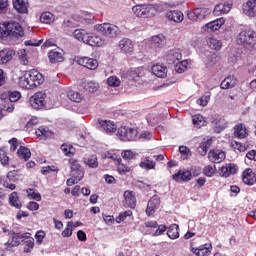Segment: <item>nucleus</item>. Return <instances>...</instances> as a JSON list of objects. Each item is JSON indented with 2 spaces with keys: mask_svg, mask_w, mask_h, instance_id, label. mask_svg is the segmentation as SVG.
Returning <instances> with one entry per match:
<instances>
[{
  "mask_svg": "<svg viewBox=\"0 0 256 256\" xmlns=\"http://www.w3.org/2000/svg\"><path fill=\"white\" fill-rule=\"evenodd\" d=\"M183 4V0H169L168 2H161L157 4H138L132 7V12L135 17H140L141 19H151L159 13H163L165 9H176Z\"/></svg>",
  "mask_w": 256,
  "mask_h": 256,
  "instance_id": "1",
  "label": "nucleus"
},
{
  "mask_svg": "<svg viewBox=\"0 0 256 256\" xmlns=\"http://www.w3.org/2000/svg\"><path fill=\"white\" fill-rule=\"evenodd\" d=\"M45 81L43 74L33 69L28 71L23 77L19 79V85L22 89H35Z\"/></svg>",
  "mask_w": 256,
  "mask_h": 256,
  "instance_id": "2",
  "label": "nucleus"
},
{
  "mask_svg": "<svg viewBox=\"0 0 256 256\" xmlns=\"http://www.w3.org/2000/svg\"><path fill=\"white\" fill-rule=\"evenodd\" d=\"M237 44L245 49H254L256 45L255 32L251 30H242L237 37Z\"/></svg>",
  "mask_w": 256,
  "mask_h": 256,
  "instance_id": "3",
  "label": "nucleus"
},
{
  "mask_svg": "<svg viewBox=\"0 0 256 256\" xmlns=\"http://www.w3.org/2000/svg\"><path fill=\"white\" fill-rule=\"evenodd\" d=\"M19 99H21V92H4L1 95V100L7 101V104H3V111H7V113H13V111H15V106L13 105V103H17Z\"/></svg>",
  "mask_w": 256,
  "mask_h": 256,
  "instance_id": "4",
  "label": "nucleus"
},
{
  "mask_svg": "<svg viewBox=\"0 0 256 256\" xmlns=\"http://www.w3.org/2000/svg\"><path fill=\"white\" fill-rule=\"evenodd\" d=\"M94 29L106 37H117L121 33L119 26L111 23L96 24Z\"/></svg>",
  "mask_w": 256,
  "mask_h": 256,
  "instance_id": "5",
  "label": "nucleus"
},
{
  "mask_svg": "<svg viewBox=\"0 0 256 256\" xmlns=\"http://www.w3.org/2000/svg\"><path fill=\"white\" fill-rule=\"evenodd\" d=\"M24 35L25 31L19 22H8V37H10V39H19V37H23Z\"/></svg>",
  "mask_w": 256,
  "mask_h": 256,
  "instance_id": "6",
  "label": "nucleus"
},
{
  "mask_svg": "<svg viewBox=\"0 0 256 256\" xmlns=\"http://www.w3.org/2000/svg\"><path fill=\"white\" fill-rule=\"evenodd\" d=\"M45 99H47V94L45 92H36L30 97V105L33 109H43L46 104Z\"/></svg>",
  "mask_w": 256,
  "mask_h": 256,
  "instance_id": "7",
  "label": "nucleus"
},
{
  "mask_svg": "<svg viewBox=\"0 0 256 256\" xmlns=\"http://www.w3.org/2000/svg\"><path fill=\"white\" fill-rule=\"evenodd\" d=\"M207 15H209L207 8H196L187 12L188 19L195 22L203 21Z\"/></svg>",
  "mask_w": 256,
  "mask_h": 256,
  "instance_id": "8",
  "label": "nucleus"
},
{
  "mask_svg": "<svg viewBox=\"0 0 256 256\" xmlns=\"http://www.w3.org/2000/svg\"><path fill=\"white\" fill-rule=\"evenodd\" d=\"M118 136L121 141H133L137 137V131L135 128L122 126L118 129Z\"/></svg>",
  "mask_w": 256,
  "mask_h": 256,
  "instance_id": "9",
  "label": "nucleus"
},
{
  "mask_svg": "<svg viewBox=\"0 0 256 256\" xmlns=\"http://www.w3.org/2000/svg\"><path fill=\"white\" fill-rule=\"evenodd\" d=\"M233 7L232 1H223L218 3L213 10V14L216 17H220V15H227L229 11H231V8Z\"/></svg>",
  "mask_w": 256,
  "mask_h": 256,
  "instance_id": "10",
  "label": "nucleus"
},
{
  "mask_svg": "<svg viewBox=\"0 0 256 256\" xmlns=\"http://www.w3.org/2000/svg\"><path fill=\"white\" fill-rule=\"evenodd\" d=\"M225 25V19L224 18H218L214 21L208 22L202 27V31L204 33H215V31H219L220 27H223Z\"/></svg>",
  "mask_w": 256,
  "mask_h": 256,
  "instance_id": "11",
  "label": "nucleus"
},
{
  "mask_svg": "<svg viewBox=\"0 0 256 256\" xmlns=\"http://www.w3.org/2000/svg\"><path fill=\"white\" fill-rule=\"evenodd\" d=\"M239 171V167L236 166L235 163H227L219 168L220 177H231V175H235Z\"/></svg>",
  "mask_w": 256,
  "mask_h": 256,
  "instance_id": "12",
  "label": "nucleus"
},
{
  "mask_svg": "<svg viewBox=\"0 0 256 256\" xmlns=\"http://www.w3.org/2000/svg\"><path fill=\"white\" fill-rule=\"evenodd\" d=\"M190 251L196 256H210L211 251H213V245H211V243H206L198 247H190Z\"/></svg>",
  "mask_w": 256,
  "mask_h": 256,
  "instance_id": "13",
  "label": "nucleus"
},
{
  "mask_svg": "<svg viewBox=\"0 0 256 256\" xmlns=\"http://www.w3.org/2000/svg\"><path fill=\"white\" fill-rule=\"evenodd\" d=\"M78 65H82V67H86V69H90L91 71H95L99 67V62L95 58L90 57H80L76 60Z\"/></svg>",
  "mask_w": 256,
  "mask_h": 256,
  "instance_id": "14",
  "label": "nucleus"
},
{
  "mask_svg": "<svg viewBox=\"0 0 256 256\" xmlns=\"http://www.w3.org/2000/svg\"><path fill=\"white\" fill-rule=\"evenodd\" d=\"M226 157L225 151L219 149L210 150L208 153V159L211 163H223Z\"/></svg>",
  "mask_w": 256,
  "mask_h": 256,
  "instance_id": "15",
  "label": "nucleus"
},
{
  "mask_svg": "<svg viewBox=\"0 0 256 256\" xmlns=\"http://www.w3.org/2000/svg\"><path fill=\"white\" fill-rule=\"evenodd\" d=\"M159 205H161V199L159 196L154 195L150 200L148 201V205L146 208V215L151 216L155 214V211L159 209Z\"/></svg>",
  "mask_w": 256,
  "mask_h": 256,
  "instance_id": "16",
  "label": "nucleus"
},
{
  "mask_svg": "<svg viewBox=\"0 0 256 256\" xmlns=\"http://www.w3.org/2000/svg\"><path fill=\"white\" fill-rule=\"evenodd\" d=\"M98 123L102 131L107 135H113L117 131V124L111 120H98Z\"/></svg>",
  "mask_w": 256,
  "mask_h": 256,
  "instance_id": "17",
  "label": "nucleus"
},
{
  "mask_svg": "<svg viewBox=\"0 0 256 256\" xmlns=\"http://www.w3.org/2000/svg\"><path fill=\"white\" fill-rule=\"evenodd\" d=\"M118 47L125 55H133L134 45L130 39L124 38L120 40Z\"/></svg>",
  "mask_w": 256,
  "mask_h": 256,
  "instance_id": "18",
  "label": "nucleus"
},
{
  "mask_svg": "<svg viewBox=\"0 0 256 256\" xmlns=\"http://www.w3.org/2000/svg\"><path fill=\"white\" fill-rule=\"evenodd\" d=\"M12 5L17 13H29V0H13Z\"/></svg>",
  "mask_w": 256,
  "mask_h": 256,
  "instance_id": "19",
  "label": "nucleus"
},
{
  "mask_svg": "<svg viewBox=\"0 0 256 256\" xmlns=\"http://www.w3.org/2000/svg\"><path fill=\"white\" fill-rule=\"evenodd\" d=\"M104 44H105V41L101 39V36H98L95 33L89 32L86 45H89L90 47H103Z\"/></svg>",
  "mask_w": 256,
  "mask_h": 256,
  "instance_id": "20",
  "label": "nucleus"
},
{
  "mask_svg": "<svg viewBox=\"0 0 256 256\" xmlns=\"http://www.w3.org/2000/svg\"><path fill=\"white\" fill-rule=\"evenodd\" d=\"M166 19L173 21V23H183L185 15L180 10H170L166 12Z\"/></svg>",
  "mask_w": 256,
  "mask_h": 256,
  "instance_id": "21",
  "label": "nucleus"
},
{
  "mask_svg": "<svg viewBox=\"0 0 256 256\" xmlns=\"http://www.w3.org/2000/svg\"><path fill=\"white\" fill-rule=\"evenodd\" d=\"M72 171H75L79 177L75 176V173H72L73 177L67 180L66 184L68 187H72V185H75L78 181H81L83 179V171L81 170V167L79 165H72L71 166Z\"/></svg>",
  "mask_w": 256,
  "mask_h": 256,
  "instance_id": "22",
  "label": "nucleus"
},
{
  "mask_svg": "<svg viewBox=\"0 0 256 256\" xmlns=\"http://www.w3.org/2000/svg\"><path fill=\"white\" fill-rule=\"evenodd\" d=\"M124 205L130 209H135L137 205V199L135 198V192L126 190L124 192Z\"/></svg>",
  "mask_w": 256,
  "mask_h": 256,
  "instance_id": "23",
  "label": "nucleus"
},
{
  "mask_svg": "<svg viewBox=\"0 0 256 256\" xmlns=\"http://www.w3.org/2000/svg\"><path fill=\"white\" fill-rule=\"evenodd\" d=\"M243 13L247 15V17H256V0H248L243 5Z\"/></svg>",
  "mask_w": 256,
  "mask_h": 256,
  "instance_id": "24",
  "label": "nucleus"
},
{
  "mask_svg": "<svg viewBox=\"0 0 256 256\" xmlns=\"http://www.w3.org/2000/svg\"><path fill=\"white\" fill-rule=\"evenodd\" d=\"M242 181L245 185H255L256 174L251 168L246 169L242 174Z\"/></svg>",
  "mask_w": 256,
  "mask_h": 256,
  "instance_id": "25",
  "label": "nucleus"
},
{
  "mask_svg": "<svg viewBox=\"0 0 256 256\" xmlns=\"http://www.w3.org/2000/svg\"><path fill=\"white\" fill-rule=\"evenodd\" d=\"M25 237H26V233L25 234L14 233L12 235V240H8L5 246L7 247V249H9V247H19V245L23 243Z\"/></svg>",
  "mask_w": 256,
  "mask_h": 256,
  "instance_id": "26",
  "label": "nucleus"
},
{
  "mask_svg": "<svg viewBox=\"0 0 256 256\" xmlns=\"http://www.w3.org/2000/svg\"><path fill=\"white\" fill-rule=\"evenodd\" d=\"M13 57H15V50L11 48H6L0 51V63L2 65L9 63Z\"/></svg>",
  "mask_w": 256,
  "mask_h": 256,
  "instance_id": "27",
  "label": "nucleus"
},
{
  "mask_svg": "<svg viewBox=\"0 0 256 256\" xmlns=\"http://www.w3.org/2000/svg\"><path fill=\"white\" fill-rule=\"evenodd\" d=\"M22 243H24L23 251L25 253H31L35 248V238L31 237V233H26Z\"/></svg>",
  "mask_w": 256,
  "mask_h": 256,
  "instance_id": "28",
  "label": "nucleus"
},
{
  "mask_svg": "<svg viewBox=\"0 0 256 256\" xmlns=\"http://www.w3.org/2000/svg\"><path fill=\"white\" fill-rule=\"evenodd\" d=\"M172 179L174 181H191L193 175L191 174V171L180 170L176 174H173Z\"/></svg>",
  "mask_w": 256,
  "mask_h": 256,
  "instance_id": "29",
  "label": "nucleus"
},
{
  "mask_svg": "<svg viewBox=\"0 0 256 256\" xmlns=\"http://www.w3.org/2000/svg\"><path fill=\"white\" fill-rule=\"evenodd\" d=\"M213 144V139L211 138H203L199 147H198V153L204 157V155H207V151H209V148Z\"/></svg>",
  "mask_w": 256,
  "mask_h": 256,
  "instance_id": "30",
  "label": "nucleus"
},
{
  "mask_svg": "<svg viewBox=\"0 0 256 256\" xmlns=\"http://www.w3.org/2000/svg\"><path fill=\"white\" fill-rule=\"evenodd\" d=\"M48 59L50 63H63V61H65V56H63V52L51 50L48 53Z\"/></svg>",
  "mask_w": 256,
  "mask_h": 256,
  "instance_id": "31",
  "label": "nucleus"
},
{
  "mask_svg": "<svg viewBox=\"0 0 256 256\" xmlns=\"http://www.w3.org/2000/svg\"><path fill=\"white\" fill-rule=\"evenodd\" d=\"M152 73L156 77H159L160 79H164V77H167V67L163 64H156L152 66Z\"/></svg>",
  "mask_w": 256,
  "mask_h": 256,
  "instance_id": "32",
  "label": "nucleus"
},
{
  "mask_svg": "<svg viewBox=\"0 0 256 256\" xmlns=\"http://www.w3.org/2000/svg\"><path fill=\"white\" fill-rule=\"evenodd\" d=\"M35 135L38 139H47L53 135V132L47 126H40L36 129Z\"/></svg>",
  "mask_w": 256,
  "mask_h": 256,
  "instance_id": "33",
  "label": "nucleus"
},
{
  "mask_svg": "<svg viewBox=\"0 0 256 256\" xmlns=\"http://www.w3.org/2000/svg\"><path fill=\"white\" fill-rule=\"evenodd\" d=\"M73 37L77 41H81L82 43H87V39L89 37V32L85 29H76L73 32Z\"/></svg>",
  "mask_w": 256,
  "mask_h": 256,
  "instance_id": "34",
  "label": "nucleus"
},
{
  "mask_svg": "<svg viewBox=\"0 0 256 256\" xmlns=\"http://www.w3.org/2000/svg\"><path fill=\"white\" fill-rule=\"evenodd\" d=\"M206 43L209 49H212L213 51H219V49L223 47L221 41L213 36L206 38Z\"/></svg>",
  "mask_w": 256,
  "mask_h": 256,
  "instance_id": "35",
  "label": "nucleus"
},
{
  "mask_svg": "<svg viewBox=\"0 0 256 256\" xmlns=\"http://www.w3.org/2000/svg\"><path fill=\"white\" fill-rule=\"evenodd\" d=\"M237 85V78L234 76L226 77L220 84L221 89H231Z\"/></svg>",
  "mask_w": 256,
  "mask_h": 256,
  "instance_id": "36",
  "label": "nucleus"
},
{
  "mask_svg": "<svg viewBox=\"0 0 256 256\" xmlns=\"http://www.w3.org/2000/svg\"><path fill=\"white\" fill-rule=\"evenodd\" d=\"M192 123L196 129H201V127H205V125H207V119H205L201 114H196L192 117Z\"/></svg>",
  "mask_w": 256,
  "mask_h": 256,
  "instance_id": "37",
  "label": "nucleus"
},
{
  "mask_svg": "<svg viewBox=\"0 0 256 256\" xmlns=\"http://www.w3.org/2000/svg\"><path fill=\"white\" fill-rule=\"evenodd\" d=\"M234 136L238 139H245L247 137V128L243 124L234 126Z\"/></svg>",
  "mask_w": 256,
  "mask_h": 256,
  "instance_id": "38",
  "label": "nucleus"
},
{
  "mask_svg": "<svg viewBox=\"0 0 256 256\" xmlns=\"http://www.w3.org/2000/svg\"><path fill=\"white\" fill-rule=\"evenodd\" d=\"M191 65V61L189 60H182L175 64L174 70L176 73H185L187 69H189V66Z\"/></svg>",
  "mask_w": 256,
  "mask_h": 256,
  "instance_id": "39",
  "label": "nucleus"
},
{
  "mask_svg": "<svg viewBox=\"0 0 256 256\" xmlns=\"http://www.w3.org/2000/svg\"><path fill=\"white\" fill-rule=\"evenodd\" d=\"M156 165H157V163H155V161H153L149 158H146L139 163V167L141 169H144L145 171H151V170L155 169Z\"/></svg>",
  "mask_w": 256,
  "mask_h": 256,
  "instance_id": "40",
  "label": "nucleus"
},
{
  "mask_svg": "<svg viewBox=\"0 0 256 256\" xmlns=\"http://www.w3.org/2000/svg\"><path fill=\"white\" fill-rule=\"evenodd\" d=\"M9 203L12 207H15L16 209H21V207H23V204L19 200V194H17V192H12L9 195Z\"/></svg>",
  "mask_w": 256,
  "mask_h": 256,
  "instance_id": "41",
  "label": "nucleus"
},
{
  "mask_svg": "<svg viewBox=\"0 0 256 256\" xmlns=\"http://www.w3.org/2000/svg\"><path fill=\"white\" fill-rule=\"evenodd\" d=\"M18 157L24 159V161H29L31 159V150L25 146H21L17 151Z\"/></svg>",
  "mask_w": 256,
  "mask_h": 256,
  "instance_id": "42",
  "label": "nucleus"
},
{
  "mask_svg": "<svg viewBox=\"0 0 256 256\" xmlns=\"http://www.w3.org/2000/svg\"><path fill=\"white\" fill-rule=\"evenodd\" d=\"M167 235L169 239H179V225L172 224L168 228Z\"/></svg>",
  "mask_w": 256,
  "mask_h": 256,
  "instance_id": "43",
  "label": "nucleus"
},
{
  "mask_svg": "<svg viewBox=\"0 0 256 256\" xmlns=\"http://www.w3.org/2000/svg\"><path fill=\"white\" fill-rule=\"evenodd\" d=\"M55 21V15L51 12H43L40 16V22L46 25H51Z\"/></svg>",
  "mask_w": 256,
  "mask_h": 256,
  "instance_id": "44",
  "label": "nucleus"
},
{
  "mask_svg": "<svg viewBox=\"0 0 256 256\" xmlns=\"http://www.w3.org/2000/svg\"><path fill=\"white\" fill-rule=\"evenodd\" d=\"M83 87L85 91H88V93H96V91H99V83L95 81L85 82Z\"/></svg>",
  "mask_w": 256,
  "mask_h": 256,
  "instance_id": "45",
  "label": "nucleus"
},
{
  "mask_svg": "<svg viewBox=\"0 0 256 256\" xmlns=\"http://www.w3.org/2000/svg\"><path fill=\"white\" fill-rule=\"evenodd\" d=\"M68 99L74 103H81L83 101V95L77 91L70 90L67 94Z\"/></svg>",
  "mask_w": 256,
  "mask_h": 256,
  "instance_id": "46",
  "label": "nucleus"
},
{
  "mask_svg": "<svg viewBox=\"0 0 256 256\" xmlns=\"http://www.w3.org/2000/svg\"><path fill=\"white\" fill-rule=\"evenodd\" d=\"M214 124L217 133H221V131L227 129V120H225V118H218L214 120Z\"/></svg>",
  "mask_w": 256,
  "mask_h": 256,
  "instance_id": "47",
  "label": "nucleus"
},
{
  "mask_svg": "<svg viewBox=\"0 0 256 256\" xmlns=\"http://www.w3.org/2000/svg\"><path fill=\"white\" fill-rule=\"evenodd\" d=\"M152 47H163V43H165V37L163 35L153 36L150 40Z\"/></svg>",
  "mask_w": 256,
  "mask_h": 256,
  "instance_id": "48",
  "label": "nucleus"
},
{
  "mask_svg": "<svg viewBox=\"0 0 256 256\" xmlns=\"http://www.w3.org/2000/svg\"><path fill=\"white\" fill-rule=\"evenodd\" d=\"M167 57H170L171 61L175 62L181 60L183 54L181 53V49H174L168 52Z\"/></svg>",
  "mask_w": 256,
  "mask_h": 256,
  "instance_id": "49",
  "label": "nucleus"
},
{
  "mask_svg": "<svg viewBox=\"0 0 256 256\" xmlns=\"http://www.w3.org/2000/svg\"><path fill=\"white\" fill-rule=\"evenodd\" d=\"M61 151L66 157H73V155H75V148L71 146V144H62Z\"/></svg>",
  "mask_w": 256,
  "mask_h": 256,
  "instance_id": "50",
  "label": "nucleus"
},
{
  "mask_svg": "<svg viewBox=\"0 0 256 256\" xmlns=\"http://www.w3.org/2000/svg\"><path fill=\"white\" fill-rule=\"evenodd\" d=\"M28 199H33L34 201H41V194L39 191L29 188L26 190Z\"/></svg>",
  "mask_w": 256,
  "mask_h": 256,
  "instance_id": "51",
  "label": "nucleus"
},
{
  "mask_svg": "<svg viewBox=\"0 0 256 256\" xmlns=\"http://www.w3.org/2000/svg\"><path fill=\"white\" fill-rule=\"evenodd\" d=\"M84 163L88 165V167H91L92 169H95L99 167V162L97 161V156L92 155L84 160Z\"/></svg>",
  "mask_w": 256,
  "mask_h": 256,
  "instance_id": "52",
  "label": "nucleus"
},
{
  "mask_svg": "<svg viewBox=\"0 0 256 256\" xmlns=\"http://www.w3.org/2000/svg\"><path fill=\"white\" fill-rule=\"evenodd\" d=\"M215 173H217V166H215V165H207L203 169V174L206 177H213V175H215Z\"/></svg>",
  "mask_w": 256,
  "mask_h": 256,
  "instance_id": "53",
  "label": "nucleus"
},
{
  "mask_svg": "<svg viewBox=\"0 0 256 256\" xmlns=\"http://www.w3.org/2000/svg\"><path fill=\"white\" fill-rule=\"evenodd\" d=\"M9 37L8 22H0V39Z\"/></svg>",
  "mask_w": 256,
  "mask_h": 256,
  "instance_id": "54",
  "label": "nucleus"
},
{
  "mask_svg": "<svg viewBox=\"0 0 256 256\" xmlns=\"http://www.w3.org/2000/svg\"><path fill=\"white\" fill-rule=\"evenodd\" d=\"M209 101H211V94L207 92L197 100V104L201 107H207Z\"/></svg>",
  "mask_w": 256,
  "mask_h": 256,
  "instance_id": "55",
  "label": "nucleus"
},
{
  "mask_svg": "<svg viewBox=\"0 0 256 256\" xmlns=\"http://www.w3.org/2000/svg\"><path fill=\"white\" fill-rule=\"evenodd\" d=\"M47 237V233L43 230H38L36 234L34 235V238L36 239V243L38 245H43V240Z\"/></svg>",
  "mask_w": 256,
  "mask_h": 256,
  "instance_id": "56",
  "label": "nucleus"
},
{
  "mask_svg": "<svg viewBox=\"0 0 256 256\" xmlns=\"http://www.w3.org/2000/svg\"><path fill=\"white\" fill-rule=\"evenodd\" d=\"M133 215V211L131 210H126L122 213L119 214L118 217H116V223H123L127 217H131Z\"/></svg>",
  "mask_w": 256,
  "mask_h": 256,
  "instance_id": "57",
  "label": "nucleus"
},
{
  "mask_svg": "<svg viewBox=\"0 0 256 256\" xmlns=\"http://www.w3.org/2000/svg\"><path fill=\"white\" fill-rule=\"evenodd\" d=\"M107 85H109V87H119V85H121V79L117 76H110L107 79Z\"/></svg>",
  "mask_w": 256,
  "mask_h": 256,
  "instance_id": "58",
  "label": "nucleus"
},
{
  "mask_svg": "<svg viewBox=\"0 0 256 256\" xmlns=\"http://www.w3.org/2000/svg\"><path fill=\"white\" fill-rule=\"evenodd\" d=\"M231 147L233 149H235L236 151H239L240 153H243V151H247V145L245 144H241L240 142H237V141H232L231 142Z\"/></svg>",
  "mask_w": 256,
  "mask_h": 256,
  "instance_id": "59",
  "label": "nucleus"
},
{
  "mask_svg": "<svg viewBox=\"0 0 256 256\" xmlns=\"http://www.w3.org/2000/svg\"><path fill=\"white\" fill-rule=\"evenodd\" d=\"M179 153L182 155V159H189L191 157V150L187 146H180Z\"/></svg>",
  "mask_w": 256,
  "mask_h": 256,
  "instance_id": "60",
  "label": "nucleus"
},
{
  "mask_svg": "<svg viewBox=\"0 0 256 256\" xmlns=\"http://www.w3.org/2000/svg\"><path fill=\"white\" fill-rule=\"evenodd\" d=\"M18 58L23 65H27L29 63V58H27V51H25V49L18 51Z\"/></svg>",
  "mask_w": 256,
  "mask_h": 256,
  "instance_id": "61",
  "label": "nucleus"
},
{
  "mask_svg": "<svg viewBox=\"0 0 256 256\" xmlns=\"http://www.w3.org/2000/svg\"><path fill=\"white\" fill-rule=\"evenodd\" d=\"M0 163L1 165H9V156H7L5 149H0Z\"/></svg>",
  "mask_w": 256,
  "mask_h": 256,
  "instance_id": "62",
  "label": "nucleus"
},
{
  "mask_svg": "<svg viewBox=\"0 0 256 256\" xmlns=\"http://www.w3.org/2000/svg\"><path fill=\"white\" fill-rule=\"evenodd\" d=\"M62 237L67 238L73 235V228H71V224L67 223L66 228L61 233Z\"/></svg>",
  "mask_w": 256,
  "mask_h": 256,
  "instance_id": "63",
  "label": "nucleus"
},
{
  "mask_svg": "<svg viewBox=\"0 0 256 256\" xmlns=\"http://www.w3.org/2000/svg\"><path fill=\"white\" fill-rule=\"evenodd\" d=\"M7 179L8 181H12L15 183V181H19V174H17V171H10L7 173Z\"/></svg>",
  "mask_w": 256,
  "mask_h": 256,
  "instance_id": "64",
  "label": "nucleus"
}]
</instances>
